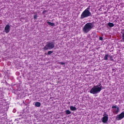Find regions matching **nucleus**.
I'll return each instance as SVG.
<instances>
[{"label": "nucleus", "mask_w": 124, "mask_h": 124, "mask_svg": "<svg viewBox=\"0 0 124 124\" xmlns=\"http://www.w3.org/2000/svg\"><path fill=\"white\" fill-rule=\"evenodd\" d=\"M66 114L67 115H69V114H71V111H70V110H66Z\"/></svg>", "instance_id": "obj_14"}, {"label": "nucleus", "mask_w": 124, "mask_h": 124, "mask_svg": "<svg viewBox=\"0 0 124 124\" xmlns=\"http://www.w3.org/2000/svg\"><path fill=\"white\" fill-rule=\"evenodd\" d=\"M108 114H104L103 117L102 118V123H103L104 124H107V122H108Z\"/></svg>", "instance_id": "obj_5"}, {"label": "nucleus", "mask_w": 124, "mask_h": 124, "mask_svg": "<svg viewBox=\"0 0 124 124\" xmlns=\"http://www.w3.org/2000/svg\"><path fill=\"white\" fill-rule=\"evenodd\" d=\"M60 64H62V65H63V64H65V63H64V62H60Z\"/></svg>", "instance_id": "obj_19"}, {"label": "nucleus", "mask_w": 124, "mask_h": 124, "mask_svg": "<svg viewBox=\"0 0 124 124\" xmlns=\"http://www.w3.org/2000/svg\"><path fill=\"white\" fill-rule=\"evenodd\" d=\"M108 26H109L110 28H112L114 27V23H113L109 22L108 23Z\"/></svg>", "instance_id": "obj_13"}, {"label": "nucleus", "mask_w": 124, "mask_h": 124, "mask_svg": "<svg viewBox=\"0 0 124 124\" xmlns=\"http://www.w3.org/2000/svg\"><path fill=\"white\" fill-rule=\"evenodd\" d=\"M55 48V44L53 42H48L47 44L44 47L43 50L46 51L47 50H51Z\"/></svg>", "instance_id": "obj_4"}, {"label": "nucleus", "mask_w": 124, "mask_h": 124, "mask_svg": "<svg viewBox=\"0 0 124 124\" xmlns=\"http://www.w3.org/2000/svg\"><path fill=\"white\" fill-rule=\"evenodd\" d=\"M46 12H47V11L46 10H44L43 12V14L46 13Z\"/></svg>", "instance_id": "obj_20"}, {"label": "nucleus", "mask_w": 124, "mask_h": 124, "mask_svg": "<svg viewBox=\"0 0 124 124\" xmlns=\"http://www.w3.org/2000/svg\"><path fill=\"white\" fill-rule=\"evenodd\" d=\"M102 90V85L101 83H99L98 85L94 86L90 90V93H92V94H96V93H98L101 92Z\"/></svg>", "instance_id": "obj_1"}, {"label": "nucleus", "mask_w": 124, "mask_h": 124, "mask_svg": "<svg viewBox=\"0 0 124 124\" xmlns=\"http://www.w3.org/2000/svg\"><path fill=\"white\" fill-rule=\"evenodd\" d=\"M124 111H123L120 114L118 115L116 118V119L117 121H121V120L124 119Z\"/></svg>", "instance_id": "obj_6"}, {"label": "nucleus", "mask_w": 124, "mask_h": 124, "mask_svg": "<svg viewBox=\"0 0 124 124\" xmlns=\"http://www.w3.org/2000/svg\"><path fill=\"white\" fill-rule=\"evenodd\" d=\"M33 18H34V20H36L37 19V15H34Z\"/></svg>", "instance_id": "obj_16"}, {"label": "nucleus", "mask_w": 124, "mask_h": 124, "mask_svg": "<svg viewBox=\"0 0 124 124\" xmlns=\"http://www.w3.org/2000/svg\"><path fill=\"white\" fill-rule=\"evenodd\" d=\"M93 28V23L88 22L86 23L82 29L84 33H88Z\"/></svg>", "instance_id": "obj_3"}, {"label": "nucleus", "mask_w": 124, "mask_h": 124, "mask_svg": "<svg viewBox=\"0 0 124 124\" xmlns=\"http://www.w3.org/2000/svg\"><path fill=\"white\" fill-rule=\"evenodd\" d=\"M53 51H51V50L48 51L47 52V55H51V54H53Z\"/></svg>", "instance_id": "obj_15"}, {"label": "nucleus", "mask_w": 124, "mask_h": 124, "mask_svg": "<svg viewBox=\"0 0 124 124\" xmlns=\"http://www.w3.org/2000/svg\"><path fill=\"white\" fill-rule=\"evenodd\" d=\"M47 23L49 25V26H51L52 27H54V26H55V23L51 22H49L47 21Z\"/></svg>", "instance_id": "obj_12"}, {"label": "nucleus", "mask_w": 124, "mask_h": 124, "mask_svg": "<svg viewBox=\"0 0 124 124\" xmlns=\"http://www.w3.org/2000/svg\"><path fill=\"white\" fill-rule=\"evenodd\" d=\"M4 30L6 33H8L10 31V26L9 24L6 25Z\"/></svg>", "instance_id": "obj_7"}, {"label": "nucleus", "mask_w": 124, "mask_h": 124, "mask_svg": "<svg viewBox=\"0 0 124 124\" xmlns=\"http://www.w3.org/2000/svg\"><path fill=\"white\" fill-rule=\"evenodd\" d=\"M99 40H101V41H102V40H103V38L102 37H99Z\"/></svg>", "instance_id": "obj_18"}, {"label": "nucleus", "mask_w": 124, "mask_h": 124, "mask_svg": "<svg viewBox=\"0 0 124 124\" xmlns=\"http://www.w3.org/2000/svg\"><path fill=\"white\" fill-rule=\"evenodd\" d=\"M70 109L71 111H76V110H77V108H76V107H73L72 106H71L70 107Z\"/></svg>", "instance_id": "obj_10"}, {"label": "nucleus", "mask_w": 124, "mask_h": 124, "mask_svg": "<svg viewBox=\"0 0 124 124\" xmlns=\"http://www.w3.org/2000/svg\"><path fill=\"white\" fill-rule=\"evenodd\" d=\"M122 39L124 40V31L123 32V33L122 34Z\"/></svg>", "instance_id": "obj_17"}, {"label": "nucleus", "mask_w": 124, "mask_h": 124, "mask_svg": "<svg viewBox=\"0 0 124 124\" xmlns=\"http://www.w3.org/2000/svg\"><path fill=\"white\" fill-rule=\"evenodd\" d=\"M35 106L36 107H40V106H41V103L39 102H36L35 104Z\"/></svg>", "instance_id": "obj_11"}, {"label": "nucleus", "mask_w": 124, "mask_h": 124, "mask_svg": "<svg viewBox=\"0 0 124 124\" xmlns=\"http://www.w3.org/2000/svg\"><path fill=\"white\" fill-rule=\"evenodd\" d=\"M90 8L91 6H89L87 9H86L81 14L80 16V19H83L85 18H88L90 16H92V13L90 11Z\"/></svg>", "instance_id": "obj_2"}, {"label": "nucleus", "mask_w": 124, "mask_h": 124, "mask_svg": "<svg viewBox=\"0 0 124 124\" xmlns=\"http://www.w3.org/2000/svg\"><path fill=\"white\" fill-rule=\"evenodd\" d=\"M110 57H111V56L109 54H106L104 57V61H108V58H110Z\"/></svg>", "instance_id": "obj_9"}, {"label": "nucleus", "mask_w": 124, "mask_h": 124, "mask_svg": "<svg viewBox=\"0 0 124 124\" xmlns=\"http://www.w3.org/2000/svg\"><path fill=\"white\" fill-rule=\"evenodd\" d=\"M116 108V110H115L114 111V113H115V114H118L119 113V112L120 111V108H119L118 107H117L116 106H113L112 107V109Z\"/></svg>", "instance_id": "obj_8"}]
</instances>
